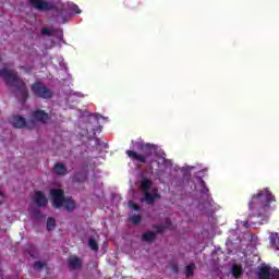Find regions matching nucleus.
<instances>
[{
  "mask_svg": "<svg viewBox=\"0 0 279 279\" xmlns=\"http://www.w3.org/2000/svg\"><path fill=\"white\" fill-rule=\"evenodd\" d=\"M272 202H276V196L268 189L254 194L248 202L250 219L256 218L259 220V223H267L269 217H271V213L276 210V206H271Z\"/></svg>",
  "mask_w": 279,
  "mask_h": 279,
  "instance_id": "nucleus-1",
  "label": "nucleus"
},
{
  "mask_svg": "<svg viewBox=\"0 0 279 279\" xmlns=\"http://www.w3.org/2000/svg\"><path fill=\"white\" fill-rule=\"evenodd\" d=\"M0 77L5 82L8 86H13V88H16L20 90L21 97L23 101H26V99L29 97V92L27 89V85L21 77H19V74L14 71L3 68L0 70Z\"/></svg>",
  "mask_w": 279,
  "mask_h": 279,
  "instance_id": "nucleus-2",
  "label": "nucleus"
},
{
  "mask_svg": "<svg viewBox=\"0 0 279 279\" xmlns=\"http://www.w3.org/2000/svg\"><path fill=\"white\" fill-rule=\"evenodd\" d=\"M142 154L136 153L135 150H126L125 154L129 156L133 162H141L142 165H147L154 151H156V146L154 144H138L137 145Z\"/></svg>",
  "mask_w": 279,
  "mask_h": 279,
  "instance_id": "nucleus-3",
  "label": "nucleus"
},
{
  "mask_svg": "<svg viewBox=\"0 0 279 279\" xmlns=\"http://www.w3.org/2000/svg\"><path fill=\"white\" fill-rule=\"evenodd\" d=\"M31 90L35 97H39L40 99H51L53 97V92L40 82H35L31 86Z\"/></svg>",
  "mask_w": 279,
  "mask_h": 279,
  "instance_id": "nucleus-4",
  "label": "nucleus"
},
{
  "mask_svg": "<svg viewBox=\"0 0 279 279\" xmlns=\"http://www.w3.org/2000/svg\"><path fill=\"white\" fill-rule=\"evenodd\" d=\"M50 195L52 197V206L53 208H62L64 205V190L52 189L50 190Z\"/></svg>",
  "mask_w": 279,
  "mask_h": 279,
  "instance_id": "nucleus-5",
  "label": "nucleus"
},
{
  "mask_svg": "<svg viewBox=\"0 0 279 279\" xmlns=\"http://www.w3.org/2000/svg\"><path fill=\"white\" fill-rule=\"evenodd\" d=\"M29 7L34 8L35 10H39V12H48L49 10H53V4L45 0H29Z\"/></svg>",
  "mask_w": 279,
  "mask_h": 279,
  "instance_id": "nucleus-6",
  "label": "nucleus"
},
{
  "mask_svg": "<svg viewBox=\"0 0 279 279\" xmlns=\"http://www.w3.org/2000/svg\"><path fill=\"white\" fill-rule=\"evenodd\" d=\"M82 265H83L82 258L77 257L76 255H71L68 258V267L70 271L82 269Z\"/></svg>",
  "mask_w": 279,
  "mask_h": 279,
  "instance_id": "nucleus-7",
  "label": "nucleus"
},
{
  "mask_svg": "<svg viewBox=\"0 0 279 279\" xmlns=\"http://www.w3.org/2000/svg\"><path fill=\"white\" fill-rule=\"evenodd\" d=\"M33 119L39 123H47L50 119L49 113L43 109H37L33 112Z\"/></svg>",
  "mask_w": 279,
  "mask_h": 279,
  "instance_id": "nucleus-8",
  "label": "nucleus"
},
{
  "mask_svg": "<svg viewBox=\"0 0 279 279\" xmlns=\"http://www.w3.org/2000/svg\"><path fill=\"white\" fill-rule=\"evenodd\" d=\"M34 202L39 208H45V206L49 204V199H47V196H45V193H43V191H37L35 193Z\"/></svg>",
  "mask_w": 279,
  "mask_h": 279,
  "instance_id": "nucleus-9",
  "label": "nucleus"
},
{
  "mask_svg": "<svg viewBox=\"0 0 279 279\" xmlns=\"http://www.w3.org/2000/svg\"><path fill=\"white\" fill-rule=\"evenodd\" d=\"M258 279H271V266H262L257 271Z\"/></svg>",
  "mask_w": 279,
  "mask_h": 279,
  "instance_id": "nucleus-10",
  "label": "nucleus"
},
{
  "mask_svg": "<svg viewBox=\"0 0 279 279\" xmlns=\"http://www.w3.org/2000/svg\"><path fill=\"white\" fill-rule=\"evenodd\" d=\"M12 125H13V128H16L19 130H21L23 128H27V120H25V118H23L21 116H14L12 118Z\"/></svg>",
  "mask_w": 279,
  "mask_h": 279,
  "instance_id": "nucleus-11",
  "label": "nucleus"
},
{
  "mask_svg": "<svg viewBox=\"0 0 279 279\" xmlns=\"http://www.w3.org/2000/svg\"><path fill=\"white\" fill-rule=\"evenodd\" d=\"M53 169L57 175H66V173H69L64 163L57 162L54 163Z\"/></svg>",
  "mask_w": 279,
  "mask_h": 279,
  "instance_id": "nucleus-12",
  "label": "nucleus"
},
{
  "mask_svg": "<svg viewBox=\"0 0 279 279\" xmlns=\"http://www.w3.org/2000/svg\"><path fill=\"white\" fill-rule=\"evenodd\" d=\"M153 182L151 180L147 179V178H143L140 184V189L141 191H143L144 193L149 192V189H151L153 186Z\"/></svg>",
  "mask_w": 279,
  "mask_h": 279,
  "instance_id": "nucleus-13",
  "label": "nucleus"
},
{
  "mask_svg": "<svg viewBox=\"0 0 279 279\" xmlns=\"http://www.w3.org/2000/svg\"><path fill=\"white\" fill-rule=\"evenodd\" d=\"M231 274L235 279L241 278V276H243V266L234 264L231 268Z\"/></svg>",
  "mask_w": 279,
  "mask_h": 279,
  "instance_id": "nucleus-14",
  "label": "nucleus"
},
{
  "mask_svg": "<svg viewBox=\"0 0 279 279\" xmlns=\"http://www.w3.org/2000/svg\"><path fill=\"white\" fill-rule=\"evenodd\" d=\"M62 206L68 213H73L75 210V202H73V198L71 197L65 198Z\"/></svg>",
  "mask_w": 279,
  "mask_h": 279,
  "instance_id": "nucleus-15",
  "label": "nucleus"
},
{
  "mask_svg": "<svg viewBox=\"0 0 279 279\" xmlns=\"http://www.w3.org/2000/svg\"><path fill=\"white\" fill-rule=\"evenodd\" d=\"M142 241H145L146 243H153V241H156V232L147 231L143 233Z\"/></svg>",
  "mask_w": 279,
  "mask_h": 279,
  "instance_id": "nucleus-16",
  "label": "nucleus"
},
{
  "mask_svg": "<svg viewBox=\"0 0 279 279\" xmlns=\"http://www.w3.org/2000/svg\"><path fill=\"white\" fill-rule=\"evenodd\" d=\"M31 217L35 219L36 221H45L46 217L43 215V211L40 209L35 208L31 211Z\"/></svg>",
  "mask_w": 279,
  "mask_h": 279,
  "instance_id": "nucleus-17",
  "label": "nucleus"
},
{
  "mask_svg": "<svg viewBox=\"0 0 279 279\" xmlns=\"http://www.w3.org/2000/svg\"><path fill=\"white\" fill-rule=\"evenodd\" d=\"M269 241L271 247L279 250V234L277 232L270 233Z\"/></svg>",
  "mask_w": 279,
  "mask_h": 279,
  "instance_id": "nucleus-18",
  "label": "nucleus"
},
{
  "mask_svg": "<svg viewBox=\"0 0 279 279\" xmlns=\"http://www.w3.org/2000/svg\"><path fill=\"white\" fill-rule=\"evenodd\" d=\"M141 202H146V204L151 206L156 201H155L154 195L151 193L144 192V198H142Z\"/></svg>",
  "mask_w": 279,
  "mask_h": 279,
  "instance_id": "nucleus-19",
  "label": "nucleus"
},
{
  "mask_svg": "<svg viewBox=\"0 0 279 279\" xmlns=\"http://www.w3.org/2000/svg\"><path fill=\"white\" fill-rule=\"evenodd\" d=\"M129 221H131V223H133L134 226H138V223H141V221H143V217L141 215H133L129 218Z\"/></svg>",
  "mask_w": 279,
  "mask_h": 279,
  "instance_id": "nucleus-20",
  "label": "nucleus"
},
{
  "mask_svg": "<svg viewBox=\"0 0 279 279\" xmlns=\"http://www.w3.org/2000/svg\"><path fill=\"white\" fill-rule=\"evenodd\" d=\"M45 267H47V262L37 260L34 263L33 269H35V271H40V269H45Z\"/></svg>",
  "mask_w": 279,
  "mask_h": 279,
  "instance_id": "nucleus-21",
  "label": "nucleus"
},
{
  "mask_svg": "<svg viewBox=\"0 0 279 279\" xmlns=\"http://www.w3.org/2000/svg\"><path fill=\"white\" fill-rule=\"evenodd\" d=\"M195 271V264H190L185 267V276L186 278H191Z\"/></svg>",
  "mask_w": 279,
  "mask_h": 279,
  "instance_id": "nucleus-22",
  "label": "nucleus"
},
{
  "mask_svg": "<svg viewBox=\"0 0 279 279\" xmlns=\"http://www.w3.org/2000/svg\"><path fill=\"white\" fill-rule=\"evenodd\" d=\"M88 246L90 247V250H93V252H99V244H97V241L95 239H89Z\"/></svg>",
  "mask_w": 279,
  "mask_h": 279,
  "instance_id": "nucleus-23",
  "label": "nucleus"
},
{
  "mask_svg": "<svg viewBox=\"0 0 279 279\" xmlns=\"http://www.w3.org/2000/svg\"><path fill=\"white\" fill-rule=\"evenodd\" d=\"M46 226H47L48 232H51V230H53V228H56V219L48 218L47 222H46Z\"/></svg>",
  "mask_w": 279,
  "mask_h": 279,
  "instance_id": "nucleus-24",
  "label": "nucleus"
},
{
  "mask_svg": "<svg viewBox=\"0 0 279 279\" xmlns=\"http://www.w3.org/2000/svg\"><path fill=\"white\" fill-rule=\"evenodd\" d=\"M74 180H76V182H86V174H84L82 172H77L74 175Z\"/></svg>",
  "mask_w": 279,
  "mask_h": 279,
  "instance_id": "nucleus-25",
  "label": "nucleus"
},
{
  "mask_svg": "<svg viewBox=\"0 0 279 279\" xmlns=\"http://www.w3.org/2000/svg\"><path fill=\"white\" fill-rule=\"evenodd\" d=\"M129 206L132 210H135L136 213L141 211V206H138V204L134 203V202H130Z\"/></svg>",
  "mask_w": 279,
  "mask_h": 279,
  "instance_id": "nucleus-26",
  "label": "nucleus"
},
{
  "mask_svg": "<svg viewBox=\"0 0 279 279\" xmlns=\"http://www.w3.org/2000/svg\"><path fill=\"white\" fill-rule=\"evenodd\" d=\"M28 247V254L32 258H34V254H36V246L34 244H29Z\"/></svg>",
  "mask_w": 279,
  "mask_h": 279,
  "instance_id": "nucleus-27",
  "label": "nucleus"
},
{
  "mask_svg": "<svg viewBox=\"0 0 279 279\" xmlns=\"http://www.w3.org/2000/svg\"><path fill=\"white\" fill-rule=\"evenodd\" d=\"M154 229L157 231L158 234H160L161 232H165V226L162 225H156L154 226Z\"/></svg>",
  "mask_w": 279,
  "mask_h": 279,
  "instance_id": "nucleus-28",
  "label": "nucleus"
},
{
  "mask_svg": "<svg viewBox=\"0 0 279 279\" xmlns=\"http://www.w3.org/2000/svg\"><path fill=\"white\" fill-rule=\"evenodd\" d=\"M72 12H74V14H82V10H80V7H77V4H73L71 7Z\"/></svg>",
  "mask_w": 279,
  "mask_h": 279,
  "instance_id": "nucleus-29",
  "label": "nucleus"
},
{
  "mask_svg": "<svg viewBox=\"0 0 279 279\" xmlns=\"http://www.w3.org/2000/svg\"><path fill=\"white\" fill-rule=\"evenodd\" d=\"M270 278H271V279H279V270H278V269H274V270L270 272Z\"/></svg>",
  "mask_w": 279,
  "mask_h": 279,
  "instance_id": "nucleus-30",
  "label": "nucleus"
},
{
  "mask_svg": "<svg viewBox=\"0 0 279 279\" xmlns=\"http://www.w3.org/2000/svg\"><path fill=\"white\" fill-rule=\"evenodd\" d=\"M41 34L43 36H52L53 33L49 28H43Z\"/></svg>",
  "mask_w": 279,
  "mask_h": 279,
  "instance_id": "nucleus-31",
  "label": "nucleus"
},
{
  "mask_svg": "<svg viewBox=\"0 0 279 279\" xmlns=\"http://www.w3.org/2000/svg\"><path fill=\"white\" fill-rule=\"evenodd\" d=\"M151 195H153V198H154L155 201H156V199H160V194H158V190L155 189V190L153 191V194H151Z\"/></svg>",
  "mask_w": 279,
  "mask_h": 279,
  "instance_id": "nucleus-32",
  "label": "nucleus"
},
{
  "mask_svg": "<svg viewBox=\"0 0 279 279\" xmlns=\"http://www.w3.org/2000/svg\"><path fill=\"white\" fill-rule=\"evenodd\" d=\"M242 226L244 228H250V221H247V220L242 221Z\"/></svg>",
  "mask_w": 279,
  "mask_h": 279,
  "instance_id": "nucleus-33",
  "label": "nucleus"
},
{
  "mask_svg": "<svg viewBox=\"0 0 279 279\" xmlns=\"http://www.w3.org/2000/svg\"><path fill=\"white\" fill-rule=\"evenodd\" d=\"M148 162H149V165H154V160L153 159H150Z\"/></svg>",
  "mask_w": 279,
  "mask_h": 279,
  "instance_id": "nucleus-34",
  "label": "nucleus"
},
{
  "mask_svg": "<svg viewBox=\"0 0 279 279\" xmlns=\"http://www.w3.org/2000/svg\"><path fill=\"white\" fill-rule=\"evenodd\" d=\"M0 195H3V191L0 190Z\"/></svg>",
  "mask_w": 279,
  "mask_h": 279,
  "instance_id": "nucleus-35",
  "label": "nucleus"
},
{
  "mask_svg": "<svg viewBox=\"0 0 279 279\" xmlns=\"http://www.w3.org/2000/svg\"><path fill=\"white\" fill-rule=\"evenodd\" d=\"M202 184H206L204 181H202Z\"/></svg>",
  "mask_w": 279,
  "mask_h": 279,
  "instance_id": "nucleus-36",
  "label": "nucleus"
}]
</instances>
